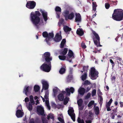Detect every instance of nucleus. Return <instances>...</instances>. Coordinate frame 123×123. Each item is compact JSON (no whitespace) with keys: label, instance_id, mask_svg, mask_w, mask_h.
Returning a JSON list of instances; mask_svg holds the SVG:
<instances>
[{"label":"nucleus","instance_id":"obj_1","mask_svg":"<svg viewBox=\"0 0 123 123\" xmlns=\"http://www.w3.org/2000/svg\"><path fill=\"white\" fill-rule=\"evenodd\" d=\"M42 58L45 62L40 67L41 70L46 72H49L51 69V62L52 58L50 56V54L48 52L45 53L42 55Z\"/></svg>","mask_w":123,"mask_h":123},{"label":"nucleus","instance_id":"obj_2","mask_svg":"<svg viewBox=\"0 0 123 123\" xmlns=\"http://www.w3.org/2000/svg\"><path fill=\"white\" fill-rule=\"evenodd\" d=\"M41 14L38 11H36L35 13L32 12L30 14V20L33 25L38 29L39 25H40V19L39 16Z\"/></svg>","mask_w":123,"mask_h":123},{"label":"nucleus","instance_id":"obj_3","mask_svg":"<svg viewBox=\"0 0 123 123\" xmlns=\"http://www.w3.org/2000/svg\"><path fill=\"white\" fill-rule=\"evenodd\" d=\"M112 18L117 21L123 20V10L121 9H115L112 15Z\"/></svg>","mask_w":123,"mask_h":123},{"label":"nucleus","instance_id":"obj_4","mask_svg":"<svg viewBox=\"0 0 123 123\" xmlns=\"http://www.w3.org/2000/svg\"><path fill=\"white\" fill-rule=\"evenodd\" d=\"M42 36L44 38H46L45 39L44 41H46L47 43L49 45H50L51 43L49 42V41L51 40L52 38H53L54 37V34L53 32L48 33L47 32L45 31L43 32Z\"/></svg>","mask_w":123,"mask_h":123},{"label":"nucleus","instance_id":"obj_5","mask_svg":"<svg viewBox=\"0 0 123 123\" xmlns=\"http://www.w3.org/2000/svg\"><path fill=\"white\" fill-rule=\"evenodd\" d=\"M92 31L94 36V37L93 36V38L94 43L98 47L101 46H102L100 45V38L98 35L95 31L92 30Z\"/></svg>","mask_w":123,"mask_h":123},{"label":"nucleus","instance_id":"obj_6","mask_svg":"<svg viewBox=\"0 0 123 123\" xmlns=\"http://www.w3.org/2000/svg\"><path fill=\"white\" fill-rule=\"evenodd\" d=\"M98 72L94 67H92L90 70L91 78L92 80H95L98 77Z\"/></svg>","mask_w":123,"mask_h":123},{"label":"nucleus","instance_id":"obj_7","mask_svg":"<svg viewBox=\"0 0 123 123\" xmlns=\"http://www.w3.org/2000/svg\"><path fill=\"white\" fill-rule=\"evenodd\" d=\"M64 16L65 18V19L67 20L68 19L69 20L72 19L74 17V13L73 12L69 14V11L66 10L64 12Z\"/></svg>","mask_w":123,"mask_h":123},{"label":"nucleus","instance_id":"obj_8","mask_svg":"<svg viewBox=\"0 0 123 123\" xmlns=\"http://www.w3.org/2000/svg\"><path fill=\"white\" fill-rule=\"evenodd\" d=\"M36 5V2L34 1H29L27 2L26 6L29 9H33Z\"/></svg>","mask_w":123,"mask_h":123},{"label":"nucleus","instance_id":"obj_9","mask_svg":"<svg viewBox=\"0 0 123 123\" xmlns=\"http://www.w3.org/2000/svg\"><path fill=\"white\" fill-rule=\"evenodd\" d=\"M37 110L39 113V114L42 116H44V110L43 108L40 106H38L37 108Z\"/></svg>","mask_w":123,"mask_h":123},{"label":"nucleus","instance_id":"obj_10","mask_svg":"<svg viewBox=\"0 0 123 123\" xmlns=\"http://www.w3.org/2000/svg\"><path fill=\"white\" fill-rule=\"evenodd\" d=\"M31 88L29 86H25L23 90V92L25 93L27 96H28L30 94V92L29 90Z\"/></svg>","mask_w":123,"mask_h":123},{"label":"nucleus","instance_id":"obj_11","mask_svg":"<svg viewBox=\"0 0 123 123\" xmlns=\"http://www.w3.org/2000/svg\"><path fill=\"white\" fill-rule=\"evenodd\" d=\"M75 22L77 23L81 22V16L80 13H76L75 14Z\"/></svg>","mask_w":123,"mask_h":123},{"label":"nucleus","instance_id":"obj_12","mask_svg":"<svg viewBox=\"0 0 123 123\" xmlns=\"http://www.w3.org/2000/svg\"><path fill=\"white\" fill-rule=\"evenodd\" d=\"M62 38L61 35L57 33L54 38V40L56 42H59L61 40Z\"/></svg>","mask_w":123,"mask_h":123},{"label":"nucleus","instance_id":"obj_13","mask_svg":"<svg viewBox=\"0 0 123 123\" xmlns=\"http://www.w3.org/2000/svg\"><path fill=\"white\" fill-rule=\"evenodd\" d=\"M73 55L74 54L73 51L69 49L68 54V56L67 57V59L70 62H71L72 60H69V59L72 58V56H73Z\"/></svg>","mask_w":123,"mask_h":123},{"label":"nucleus","instance_id":"obj_14","mask_svg":"<svg viewBox=\"0 0 123 123\" xmlns=\"http://www.w3.org/2000/svg\"><path fill=\"white\" fill-rule=\"evenodd\" d=\"M42 83L43 85V88L45 90H46L48 89L49 85L47 82L44 80L42 81Z\"/></svg>","mask_w":123,"mask_h":123},{"label":"nucleus","instance_id":"obj_15","mask_svg":"<svg viewBox=\"0 0 123 123\" xmlns=\"http://www.w3.org/2000/svg\"><path fill=\"white\" fill-rule=\"evenodd\" d=\"M40 11L42 14L44 21L45 22L47 21L48 19L47 17V13L46 12H44L41 9L40 10Z\"/></svg>","mask_w":123,"mask_h":123},{"label":"nucleus","instance_id":"obj_16","mask_svg":"<svg viewBox=\"0 0 123 123\" xmlns=\"http://www.w3.org/2000/svg\"><path fill=\"white\" fill-rule=\"evenodd\" d=\"M55 11L56 12V13L58 16V18H59L60 17V15L61 11V8L58 6H56L55 7Z\"/></svg>","mask_w":123,"mask_h":123},{"label":"nucleus","instance_id":"obj_17","mask_svg":"<svg viewBox=\"0 0 123 123\" xmlns=\"http://www.w3.org/2000/svg\"><path fill=\"white\" fill-rule=\"evenodd\" d=\"M23 114V112L20 110H18L16 111V115L17 117L20 118L22 117Z\"/></svg>","mask_w":123,"mask_h":123},{"label":"nucleus","instance_id":"obj_18","mask_svg":"<svg viewBox=\"0 0 123 123\" xmlns=\"http://www.w3.org/2000/svg\"><path fill=\"white\" fill-rule=\"evenodd\" d=\"M77 34L80 36H82L84 34L83 31L81 28L78 29L76 31Z\"/></svg>","mask_w":123,"mask_h":123},{"label":"nucleus","instance_id":"obj_19","mask_svg":"<svg viewBox=\"0 0 123 123\" xmlns=\"http://www.w3.org/2000/svg\"><path fill=\"white\" fill-rule=\"evenodd\" d=\"M78 92L80 94L83 95L86 92L85 89L84 88H80L78 90Z\"/></svg>","mask_w":123,"mask_h":123},{"label":"nucleus","instance_id":"obj_20","mask_svg":"<svg viewBox=\"0 0 123 123\" xmlns=\"http://www.w3.org/2000/svg\"><path fill=\"white\" fill-rule=\"evenodd\" d=\"M63 29L64 31L66 33L69 32L72 30L71 28L67 26H65L64 27Z\"/></svg>","mask_w":123,"mask_h":123},{"label":"nucleus","instance_id":"obj_21","mask_svg":"<svg viewBox=\"0 0 123 123\" xmlns=\"http://www.w3.org/2000/svg\"><path fill=\"white\" fill-rule=\"evenodd\" d=\"M68 49L67 48H64L63 51H61V52L60 54L63 55H65L67 53Z\"/></svg>","mask_w":123,"mask_h":123},{"label":"nucleus","instance_id":"obj_22","mask_svg":"<svg viewBox=\"0 0 123 123\" xmlns=\"http://www.w3.org/2000/svg\"><path fill=\"white\" fill-rule=\"evenodd\" d=\"M58 98L60 101H62L64 99V95L62 93H60L58 95Z\"/></svg>","mask_w":123,"mask_h":123},{"label":"nucleus","instance_id":"obj_23","mask_svg":"<svg viewBox=\"0 0 123 123\" xmlns=\"http://www.w3.org/2000/svg\"><path fill=\"white\" fill-rule=\"evenodd\" d=\"M73 76L71 75H68L67 77L66 81L67 83H68L71 82L72 80Z\"/></svg>","mask_w":123,"mask_h":123},{"label":"nucleus","instance_id":"obj_24","mask_svg":"<svg viewBox=\"0 0 123 123\" xmlns=\"http://www.w3.org/2000/svg\"><path fill=\"white\" fill-rule=\"evenodd\" d=\"M66 42L65 39H63L62 41L60 44V48H64V44Z\"/></svg>","mask_w":123,"mask_h":123},{"label":"nucleus","instance_id":"obj_25","mask_svg":"<svg viewBox=\"0 0 123 123\" xmlns=\"http://www.w3.org/2000/svg\"><path fill=\"white\" fill-rule=\"evenodd\" d=\"M47 118L49 120L50 118L54 120V115L51 113L48 114L47 116Z\"/></svg>","mask_w":123,"mask_h":123},{"label":"nucleus","instance_id":"obj_26","mask_svg":"<svg viewBox=\"0 0 123 123\" xmlns=\"http://www.w3.org/2000/svg\"><path fill=\"white\" fill-rule=\"evenodd\" d=\"M40 88L39 86L35 85L34 86V89L35 92H37L38 91Z\"/></svg>","mask_w":123,"mask_h":123},{"label":"nucleus","instance_id":"obj_27","mask_svg":"<svg viewBox=\"0 0 123 123\" xmlns=\"http://www.w3.org/2000/svg\"><path fill=\"white\" fill-rule=\"evenodd\" d=\"M74 110L73 108H71L68 111V113L69 116H70V115H71L72 114L74 113Z\"/></svg>","mask_w":123,"mask_h":123},{"label":"nucleus","instance_id":"obj_28","mask_svg":"<svg viewBox=\"0 0 123 123\" xmlns=\"http://www.w3.org/2000/svg\"><path fill=\"white\" fill-rule=\"evenodd\" d=\"M83 103V100L82 98H80L77 101V103L79 106H81Z\"/></svg>","mask_w":123,"mask_h":123},{"label":"nucleus","instance_id":"obj_29","mask_svg":"<svg viewBox=\"0 0 123 123\" xmlns=\"http://www.w3.org/2000/svg\"><path fill=\"white\" fill-rule=\"evenodd\" d=\"M94 111L95 114L96 115H98L99 113V109L98 107V106L96 107L94 109Z\"/></svg>","mask_w":123,"mask_h":123},{"label":"nucleus","instance_id":"obj_30","mask_svg":"<svg viewBox=\"0 0 123 123\" xmlns=\"http://www.w3.org/2000/svg\"><path fill=\"white\" fill-rule=\"evenodd\" d=\"M30 102L32 105H34L35 104V103L34 100L33 96L32 95H30Z\"/></svg>","mask_w":123,"mask_h":123},{"label":"nucleus","instance_id":"obj_31","mask_svg":"<svg viewBox=\"0 0 123 123\" xmlns=\"http://www.w3.org/2000/svg\"><path fill=\"white\" fill-rule=\"evenodd\" d=\"M87 76V73H84L81 76V77L82 80L83 81H84L86 79Z\"/></svg>","mask_w":123,"mask_h":123},{"label":"nucleus","instance_id":"obj_32","mask_svg":"<svg viewBox=\"0 0 123 123\" xmlns=\"http://www.w3.org/2000/svg\"><path fill=\"white\" fill-rule=\"evenodd\" d=\"M65 69L64 68H62L60 69L59 72L61 74H63L64 73L65 71Z\"/></svg>","mask_w":123,"mask_h":123},{"label":"nucleus","instance_id":"obj_33","mask_svg":"<svg viewBox=\"0 0 123 123\" xmlns=\"http://www.w3.org/2000/svg\"><path fill=\"white\" fill-rule=\"evenodd\" d=\"M59 59L62 60H64L66 58V56L65 55H60L58 56Z\"/></svg>","mask_w":123,"mask_h":123},{"label":"nucleus","instance_id":"obj_34","mask_svg":"<svg viewBox=\"0 0 123 123\" xmlns=\"http://www.w3.org/2000/svg\"><path fill=\"white\" fill-rule=\"evenodd\" d=\"M77 121L78 123H85L84 120L83 119H81L79 117H78Z\"/></svg>","mask_w":123,"mask_h":123},{"label":"nucleus","instance_id":"obj_35","mask_svg":"<svg viewBox=\"0 0 123 123\" xmlns=\"http://www.w3.org/2000/svg\"><path fill=\"white\" fill-rule=\"evenodd\" d=\"M69 98L66 97L64 100L63 104L64 105H66L68 102L69 100Z\"/></svg>","mask_w":123,"mask_h":123},{"label":"nucleus","instance_id":"obj_36","mask_svg":"<svg viewBox=\"0 0 123 123\" xmlns=\"http://www.w3.org/2000/svg\"><path fill=\"white\" fill-rule=\"evenodd\" d=\"M86 111L85 112H84V117L85 118H86L88 120L90 119V118L89 117H88V113L87 112H87H86Z\"/></svg>","mask_w":123,"mask_h":123},{"label":"nucleus","instance_id":"obj_37","mask_svg":"<svg viewBox=\"0 0 123 123\" xmlns=\"http://www.w3.org/2000/svg\"><path fill=\"white\" fill-rule=\"evenodd\" d=\"M88 66H84L83 67V70L85 73H87V72L88 68Z\"/></svg>","mask_w":123,"mask_h":123},{"label":"nucleus","instance_id":"obj_38","mask_svg":"<svg viewBox=\"0 0 123 123\" xmlns=\"http://www.w3.org/2000/svg\"><path fill=\"white\" fill-rule=\"evenodd\" d=\"M70 116L72 119L73 120V121L74 122L75 121V115L74 113L72 114Z\"/></svg>","mask_w":123,"mask_h":123},{"label":"nucleus","instance_id":"obj_39","mask_svg":"<svg viewBox=\"0 0 123 123\" xmlns=\"http://www.w3.org/2000/svg\"><path fill=\"white\" fill-rule=\"evenodd\" d=\"M112 98H111L110 100V101L106 103V106H110L111 105V103L112 101Z\"/></svg>","mask_w":123,"mask_h":123},{"label":"nucleus","instance_id":"obj_40","mask_svg":"<svg viewBox=\"0 0 123 123\" xmlns=\"http://www.w3.org/2000/svg\"><path fill=\"white\" fill-rule=\"evenodd\" d=\"M91 84V82L87 80H86L84 82L83 85L84 86H86V85H89Z\"/></svg>","mask_w":123,"mask_h":123},{"label":"nucleus","instance_id":"obj_41","mask_svg":"<svg viewBox=\"0 0 123 123\" xmlns=\"http://www.w3.org/2000/svg\"><path fill=\"white\" fill-rule=\"evenodd\" d=\"M32 105L30 102L29 103V105L28 107V109L30 111H31L32 109Z\"/></svg>","mask_w":123,"mask_h":123},{"label":"nucleus","instance_id":"obj_42","mask_svg":"<svg viewBox=\"0 0 123 123\" xmlns=\"http://www.w3.org/2000/svg\"><path fill=\"white\" fill-rule=\"evenodd\" d=\"M59 90V89L57 87H56L53 89V91L55 94H56Z\"/></svg>","mask_w":123,"mask_h":123},{"label":"nucleus","instance_id":"obj_43","mask_svg":"<svg viewBox=\"0 0 123 123\" xmlns=\"http://www.w3.org/2000/svg\"><path fill=\"white\" fill-rule=\"evenodd\" d=\"M94 103V101L93 100L91 101L88 104V106L90 107L93 105Z\"/></svg>","mask_w":123,"mask_h":123},{"label":"nucleus","instance_id":"obj_44","mask_svg":"<svg viewBox=\"0 0 123 123\" xmlns=\"http://www.w3.org/2000/svg\"><path fill=\"white\" fill-rule=\"evenodd\" d=\"M96 89H93L92 92V96H93L96 95Z\"/></svg>","mask_w":123,"mask_h":123},{"label":"nucleus","instance_id":"obj_45","mask_svg":"<svg viewBox=\"0 0 123 123\" xmlns=\"http://www.w3.org/2000/svg\"><path fill=\"white\" fill-rule=\"evenodd\" d=\"M66 91L67 93V94L69 95H70V91L69 88H66Z\"/></svg>","mask_w":123,"mask_h":123},{"label":"nucleus","instance_id":"obj_46","mask_svg":"<svg viewBox=\"0 0 123 123\" xmlns=\"http://www.w3.org/2000/svg\"><path fill=\"white\" fill-rule=\"evenodd\" d=\"M48 92H46L44 96V98L45 99H47L48 98Z\"/></svg>","mask_w":123,"mask_h":123},{"label":"nucleus","instance_id":"obj_47","mask_svg":"<svg viewBox=\"0 0 123 123\" xmlns=\"http://www.w3.org/2000/svg\"><path fill=\"white\" fill-rule=\"evenodd\" d=\"M110 5L108 3H106L105 4V7L106 9H108L109 8Z\"/></svg>","mask_w":123,"mask_h":123},{"label":"nucleus","instance_id":"obj_48","mask_svg":"<svg viewBox=\"0 0 123 123\" xmlns=\"http://www.w3.org/2000/svg\"><path fill=\"white\" fill-rule=\"evenodd\" d=\"M35 123H40V121L38 118L37 117L34 120Z\"/></svg>","mask_w":123,"mask_h":123},{"label":"nucleus","instance_id":"obj_49","mask_svg":"<svg viewBox=\"0 0 123 123\" xmlns=\"http://www.w3.org/2000/svg\"><path fill=\"white\" fill-rule=\"evenodd\" d=\"M91 96V94L89 92L87 93L85 97L86 99H88L90 98Z\"/></svg>","mask_w":123,"mask_h":123},{"label":"nucleus","instance_id":"obj_50","mask_svg":"<svg viewBox=\"0 0 123 123\" xmlns=\"http://www.w3.org/2000/svg\"><path fill=\"white\" fill-rule=\"evenodd\" d=\"M88 116V117H89L90 118V117L91 118L92 117V113L91 111H89Z\"/></svg>","mask_w":123,"mask_h":123},{"label":"nucleus","instance_id":"obj_51","mask_svg":"<svg viewBox=\"0 0 123 123\" xmlns=\"http://www.w3.org/2000/svg\"><path fill=\"white\" fill-rule=\"evenodd\" d=\"M42 119L43 123H48L47 121L46 120L45 118H42Z\"/></svg>","mask_w":123,"mask_h":123},{"label":"nucleus","instance_id":"obj_52","mask_svg":"<svg viewBox=\"0 0 123 123\" xmlns=\"http://www.w3.org/2000/svg\"><path fill=\"white\" fill-rule=\"evenodd\" d=\"M99 101L100 102V103H101V104H102L103 103V98L101 96H99Z\"/></svg>","mask_w":123,"mask_h":123},{"label":"nucleus","instance_id":"obj_53","mask_svg":"<svg viewBox=\"0 0 123 123\" xmlns=\"http://www.w3.org/2000/svg\"><path fill=\"white\" fill-rule=\"evenodd\" d=\"M70 92H71L72 93H73L74 91V89L73 87H70Z\"/></svg>","mask_w":123,"mask_h":123},{"label":"nucleus","instance_id":"obj_54","mask_svg":"<svg viewBox=\"0 0 123 123\" xmlns=\"http://www.w3.org/2000/svg\"><path fill=\"white\" fill-rule=\"evenodd\" d=\"M110 62L111 63V65H112V67L113 68L114 67V66L115 65L114 63L113 62L112 60L111 59H110Z\"/></svg>","mask_w":123,"mask_h":123},{"label":"nucleus","instance_id":"obj_55","mask_svg":"<svg viewBox=\"0 0 123 123\" xmlns=\"http://www.w3.org/2000/svg\"><path fill=\"white\" fill-rule=\"evenodd\" d=\"M29 123H35L34 118H32L30 120Z\"/></svg>","mask_w":123,"mask_h":123},{"label":"nucleus","instance_id":"obj_56","mask_svg":"<svg viewBox=\"0 0 123 123\" xmlns=\"http://www.w3.org/2000/svg\"><path fill=\"white\" fill-rule=\"evenodd\" d=\"M87 120L85 121L86 123H91L92 122V119L91 120Z\"/></svg>","mask_w":123,"mask_h":123},{"label":"nucleus","instance_id":"obj_57","mask_svg":"<svg viewBox=\"0 0 123 123\" xmlns=\"http://www.w3.org/2000/svg\"><path fill=\"white\" fill-rule=\"evenodd\" d=\"M58 120L62 123H64V120L62 119L61 117H58Z\"/></svg>","mask_w":123,"mask_h":123},{"label":"nucleus","instance_id":"obj_58","mask_svg":"<svg viewBox=\"0 0 123 123\" xmlns=\"http://www.w3.org/2000/svg\"><path fill=\"white\" fill-rule=\"evenodd\" d=\"M91 87H88L86 88V90H85L86 92H88L91 89Z\"/></svg>","mask_w":123,"mask_h":123},{"label":"nucleus","instance_id":"obj_59","mask_svg":"<svg viewBox=\"0 0 123 123\" xmlns=\"http://www.w3.org/2000/svg\"><path fill=\"white\" fill-rule=\"evenodd\" d=\"M81 47L83 49H85L86 47V46L85 44H81Z\"/></svg>","mask_w":123,"mask_h":123},{"label":"nucleus","instance_id":"obj_60","mask_svg":"<svg viewBox=\"0 0 123 123\" xmlns=\"http://www.w3.org/2000/svg\"><path fill=\"white\" fill-rule=\"evenodd\" d=\"M64 21V19L63 18H61L60 21V23L61 24H62Z\"/></svg>","mask_w":123,"mask_h":123},{"label":"nucleus","instance_id":"obj_61","mask_svg":"<svg viewBox=\"0 0 123 123\" xmlns=\"http://www.w3.org/2000/svg\"><path fill=\"white\" fill-rule=\"evenodd\" d=\"M97 92L98 93H99L101 95L102 94V92L99 89H98Z\"/></svg>","mask_w":123,"mask_h":123},{"label":"nucleus","instance_id":"obj_62","mask_svg":"<svg viewBox=\"0 0 123 123\" xmlns=\"http://www.w3.org/2000/svg\"><path fill=\"white\" fill-rule=\"evenodd\" d=\"M92 4V7H97V5L96 2H93Z\"/></svg>","mask_w":123,"mask_h":123},{"label":"nucleus","instance_id":"obj_63","mask_svg":"<svg viewBox=\"0 0 123 123\" xmlns=\"http://www.w3.org/2000/svg\"><path fill=\"white\" fill-rule=\"evenodd\" d=\"M106 108H107V110L109 111L111 110V109H110L109 106H106Z\"/></svg>","mask_w":123,"mask_h":123},{"label":"nucleus","instance_id":"obj_64","mask_svg":"<svg viewBox=\"0 0 123 123\" xmlns=\"http://www.w3.org/2000/svg\"><path fill=\"white\" fill-rule=\"evenodd\" d=\"M25 102L29 101V98L27 97H26L25 99Z\"/></svg>","mask_w":123,"mask_h":123}]
</instances>
